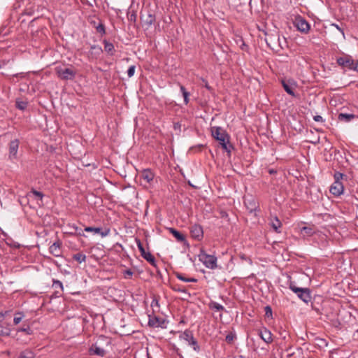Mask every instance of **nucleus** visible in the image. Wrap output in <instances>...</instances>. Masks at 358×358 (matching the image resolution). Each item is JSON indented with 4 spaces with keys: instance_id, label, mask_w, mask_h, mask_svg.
<instances>
[{
    "instance_id": "obj_1",
    "label": "nucleus",
    "mask_w": 358,
    "mask_h": 358,
    "mask_svg": "<svg viewBox=\"0 0 358 358\" xmlns=\"http://www.w3.org/2000/svg\"><path fill=\"white\" fill-rule=\"evenodd\" d=\"M211 133L213 137L219 142L222 149L230 156L234 146L230 143L229 135L220 127H212Z\"/></svg>"
},
{
    "instance_id": "obj_2",
    "label": "nucleus",
    "mask_w": 358,
    "mask_h": 358,
    "mask_svg": "<svg viewBox=\"0 0 358 358\" xmlns=\"http://www.w3.org/2000/svg\"><path fill=\"white\" fill-rule=\"evenodd\" d=\"M289 288L296 294L297 296L303 302L308 303L311 300L310 292L308 288L298 287L295 283L291 281L289 284Z\"/></svg>"
},
{
    "instance_id": "obj_3",
    "label": "nucleus",
    "mask_w": 358,
    "mask_h": 358,
    "mask_svg": "<svg viewBox=\"0 0 358 358\" xmlns=\"http://www.w3.org/2000/svg\"><path fill=\"white\" fill-rule=\"evenodd\" d=\"M180 338L186 341L189 345H191L193 350L196 352L200 350V347L193 336V333L191 330L186 329L180 335Z\"/></svg>"
},
{
    "instance_id": "obj_4",
    "label": "nucleus",
    "mask_w": 358,
    "mask_h": 358,
    "mask_svg": "<svg viewBox=\"0 0 358 358\" xmlns=\"http://www.w3.org/2000/svg\"><path fill=\"white\" fill-rule=\"evenodd\" d=\"M136 242L141 256L152 266L157 267V262L155 257L150 252L145 251L141 241L139 239H136Z\"/></svg>"
},
{
    "instance_id": "obj_5",
    "label": "nucleus",
    "mask_w": 358,
    "mask_h": 358,
    "mask_svg": "<svg viewBox=\"0 0 358 358\" xmlns=\"http://www.w3.org/2000/svg\"><path fill=\"white\" fill-rule=\"evenodd\" d=\"M141 21L142 25L145 27L146 29L150 27V26L155 22V15H153L149 10H142L141 12Z\"/></svg>"
},
{
    "instance_id": "obj_6",
    "label": "nucleus",
    "mask_w": 358,
    "mask_h": 358,
    "mask_svg": "<svg viewBox=\"0 0 358 358\" xmlns=\"http://www.w3.org/2000/svg\"><path fill=\"white\" fill-rule=\"evenodd\" d=\"M55 70L57 75L62 80H73L76 76V71L71 68L57 67Z\"/></svg>"
},
{
    "instance_id": "obj_7",
    "label": "nucleus",
    "mask_w": 358,
    "mask_h": 358,
    "mask_svg": "<svg viewBox=\"0 0 358 358\" xmlns=\"http://www.w3.org/2000/svg\"><path fill=\"white\" fill-rule=\"evenodd\" d=\"M200 260L202 261L203 264L208 268L215 269L217 268V257L214 255H207L203 253L200 255Z\"/></svg>"
},
{
    "instance_id": "obj_8",
    "label": "nucleus",
    "mask_w": 358,
    "mask_h": 358,
    "mask_svg": "<svg viewBox=\"0 0 358 358\" xmlns=\"http://www.w3.org/2000/svg\"><path fill=\"white\" fill-rule=\"evenodd\" d=\"M20 145L18 139L11 141L8 145V159L14 161L18 158L17 152Z\"/></svg>"
},
{
    "instance_id": "obj_9",
    "label": "nucleus",
    "mask_w": 358,
    "mask_h": 358,
    "mask_svg": "<svg viewBox=\"0 0 358 358\" xmlns=\"http://www.w3.org/2000/svg\"><path fill=\"white\" fill-rule=\"evenodd\" d=\"M294 24L297 30L303 34H307L310 28V24L300 16L295 18Z\"/></svg>"
},
{
    "instance_id": "obj_10",
    "label": "nucleus",
    "mask_w": 358,
    "mask_h": 358,
    "mask_svg": "<svg viewBox=\"0 0 358 358\" xmlns=\"http://www.w3.org/2000/svg\"><path fill=\"white\" fill-rule=\"evenodd\" d=\"M336 62L343 68H348V69L355 71V62L352 57L350 55H346L343 57L337 58Z\"/></svg>"
},
{
    "instance_id": "obj_11",
    "label": "nucleus",
    "mask_w": 358,
    "mask_h": 358,
    "mask_svg": "<svg viewBox=\"0 0 358 358\" xmlns=\"http://www.w3.org/2000/svg\"><path fill=\"white\" fill-rule=\"evenodd\" d=\"M282 85L285 90V91L292 96H296V94L294 92V88L296 87V83L292 80H282L281 81Z\"/></svg>"
},
{
    "instance_id": "obj_12",
    "label": "nucleus",
    "mask_w": 358,
    "mask_h": 358,
    "mask_svg": "<svg viewBox=\"0 0 358 358\" xmlns=\"http://www.w3.org/2000/svg\"><path fill=\"white\" fill-rule=\"evenodd\" d=\"M62 243L60 240H57L49 248V252L51 255L56 257H61L62 255Z\"/></svg>"
},
{
    "instance_id": "obj_13",
    "label": "nucleus",
    "mask_w": 358,
    "mask_h": 358,
    "mask_svg": "<svg viewBox=\"0 0 358 358\" xmlns=\"http://www.w3.org/2000/svg\"><path fill=\"white\" fill-rule=\"evenodd\" d=\"M190 234L193 238L201 240L203 236V228L199 224H194L190 227Z\"/></svg>"
},
{
    "instance_id": "obj_14",
    "label": "nucleus",
    "mask_w": 358,
    "mask_h": 358,
    "mask_svg": "<svg viewBox=\"0 0 358 358\" xmlns=\"http://www.w3.org/2000/svg\"><path fill=\"white\" fill-rule=\"evenodd\" d=\"M89 352L91 355H98L100 357H104L106 355V350L103 348H101V343H94L89 348Z\"/></svg>"
},
{
    "instance_id": "obj_15",
    "label": "nucleus",
    "mask_w": 358,
    "mask_h": 358,
    "mask_svg": "<svg viewBox=\"0 0 358 358\" xmlns=\"http://www.w3.org/2000/svg\"><path fill=\"white\" fill-rule=\"evenodd\" d=\"M344 190L343 185L341 182H334L331 187L330 192L334 196H340Z\"/></svg>"
},
{
    "instance_id": "obj_16",
    "label": "nucleus",
    "mask_w": 358,
    "mask_h": 358,
    "mask_svg": "<svg viewBox=\"0 0 358 358\" xmlns=\"http://www.w3.org/2000/svg\"><path fill=\"white\" fill-rule=\"evenodd\" d=\"M165 320L157 316L149 317L148 325L151 327H164Z\"/></svg>"
},
{
    "instance_id": "obj_17",
    "label": "nucleus",
    "mask_w": 358,
    "mask_h": 358,
    "mask_svg": "<svg viewBox=\"0 0 358 358\" xmlns=\"http://www.w3.org/2000/svg\"><path fill=\"white\" fill-rule=\"evenodd\" d=\"M85 231L87 232H94L95 234H99L101 237H106L110 234V229H106L104 231L102 230L100 227H87L85 228Z\"/></svg>"
},
{
    "instance_id": "obj_18",
    "label": "nucleus",
    "mask_w": 358,
    "mask_h": 358,
    "mask_svg": "<svg viewBox=\"0 0 358 358\" xmlns=\"http://www.w3.org/2000/svg\"><path fill=\"white\" fill-rule=\"evenodd\" d=\"M260 338L266 343H271L273 341L272 334L266 328L260 330L259 332Z\"/></svg>"
},
{
    "instance_id": "obj_19",
    "label": "nucleus",
    "mask_w": 358,
    "mask_h": 358,
    "mask_svg": "<svg viewBox=\"0 0 358 358\" xmlns=\"http://www.w3.org/2000/svg\"><path fill=\"white\" fill-rule=\"evenodd\" d=\"M269 224L271 227L273 229V230L277 232L280 233V231L279 230L282 227V223L280 221V220L278 218L277 216H271L270 218Z\"/></svg>"
},
{
    "instance_id": "obj_20",
    "label": "nucleus",
    "mask_w": 358,
    "mask_h": 358,
    "mask_svg": "<svg viewBox=\"0 0 358 358\" xmlns=\"http://www.w3.org/2000/svg\"><path fill=\"white\" fill-rule=\"evenodd\" d=\"M355 117L356 116L354 114L341 113L338 115V120L341 122H349L355 119Z\"/></svg>"
},
{
    "instance_id": "obj_21",
    "label": "nucleus",
    "mask_w": 358,
    "mask_h": 358,
    "mask_svg": "<svg viewBox=\"0 0 358 358\" xmlns=\"http://www.w3.org/2000/svg\"><path fill=\"white\" fill-rule=\"evenodd\" d=\"M141 178L148 182H150L154 178L153 173L149 169H145L142 171Z\"/></svg>"
},
{
    "instance_id": "obj_22",
    "label": "nucleus",
    "mask_w": 358,
    "mask_h": 358,
    "mask_svg": "<svg viewBox=\"0 0 358 358\" xmlns=\"http://www.w3.org/2000/svg\"><path fill=\"white\" fill-rule=\"evenodd\" d=\"M95 343H99V345L101 343V348H103L105 345H110L111 344V341L110 338L101 335L99 337L97 341Z\"/></svg>"
},
{
    "instance_id": "obj_23",
    "label": "nucleus",
    "mask_w": 358,
    "mask_h": 358,
    "mask_svg": "<svg viewBox=\"0 0 358 358\" xmlns=\"http://www.w3.org/2000/svg\"><path fill=\"white\" fill-rule=\"evenodd\" d=\"M169 231L177 239V241L180 242L185 241V236L182 234L180 232H179L178 230L175 229L174 228H169Z\"/></svg>"
},
{
    "instance_id": "obj_24",
    "label": "nucleus",
    "mask_w": 358,
    "mask_h": 358,
    "mask_svg": "<svg viewBox=\"0 0 358 358\" xmlns=\"http://www.w3.org/2000/svg\"><path fill=\"white\" fill-rule=\"evenodd\" d=\"M176 276L178 279L185 282H196L198 280L194 278H186L180 273H176Z\"/></svg>"
},
{
    "instance_id": "obj_25",
    "label": "nucleus",
    "mask_w": 358,
    "mask_h": 358,
    "mask_svg": "<svg viewBox=\"0 0 358 358\" xmlns=\"http://www.w3.org/2000/svg\"><path fill=\"white\" fill-rule=\"evenodd\" d=\"M104 50L108 54L113 55L114 53V45L113 43L108 42L107 41H103Z\"/></svg>"
},
{
    "instance_id": "obj_26",
    "label": "nucleus",
    "mask_w": 358,
    "mask_h": 358,
    "mask_svg": "<svg viewBox=\"0 0 358 358\" xmlns=\"http://www.w3.org/2000/svg\"><path fill=\"white\" fill-rule=\"evenodd\" d=\"M35 355L31 350H25L21 352L19 355L18 358H34Z\"/></svg>"
},
{
    "instance_id": "obj_27",
    "label": "nucleus",
    "mask_w": 358,
    "mask_h": 358,
    "mask_svg": "<svg viewBox=\"0 0 358 358\" xmlns=\"http://www.w3.org/2000/svg\"><path fill=\"white\" fill-rule=\"evenodd\" d=\"M86 255L82 252H78L73 255V259L78 263L85 262L86 261Z\"/></svg>"
},
{
    "instance_id": "obj_28",
    "label": "nucleus",
    "mask_w": 358,
    "mask_h": 358,
    "mask_svg": "<svg viewBox=\"0 0 358 358\" xmlns=\"http://www.w3.org/2000/svg\"><path fill=\"white\" fill-rule=\"evenodd\" d=\"M209 308L212 310H215L217 311H221L224 310V308L222 305L215 301H211L209 303Z\"/></svg>"
},
{
    "instance_id": "obj_29",
    "label": "nucleus",
    "mask_w": 358,
    "mask_h": 358,
    "mask_svg": "<svg viewBox=\"0 0 358 358\" xmlns=\"http://www.w3.org/2000/svg\"><path fill=\"white\" fill-rule=\"evenodd\" d=\"M24 317V315L22 312H18L15 314L14 318H13V323L15 325L18 324L22 319Z\"/></svg>"
},
{
    "instance_id": "obj_30",
    "label": "nucleus",
    "mask_w": 358,
    "mask_h": 358,
    "mask_svg": "<svg viewBox=\"0 0 358 358\" xmlns=\"http://www.w3.org/2000/svg\"><path fill=\"white\" fill-rule=\"evenodd\" d=\"M180 89L184 97V102L185 104H187L189 103V93L186 90L185 87L183 85H180Z\"/></svg>"
},
{
    "instance_id": "obj_31",
    "label": "nucleus",
    "mask_w": 358,
    "mask_h": 358,
    "mask_svg": "<svg viewBox=\"0 0 358 358\" xmlns=\"http://www.w3.org/2000/svg\"><path fill=\"white\" fill-rule=\"evenodd\" d=\"M236 338V334L234 331H230L225 338V341L227 343L231 344L234 341Z\"/></svg>"
},
{
    "instance_id": "obj_32",
    "label": "nucleus",
    "mask_w": 358,
    "mask_h": 358,
    "mask_svg": "<svg viewBox=\"0 0 358 358\" xmlns=\"http://www.w3.org/2000/svg\"><path fill=\"white\" fill-rule=\"evenodd\" d=\"M10 334V329L8 327H4L0 325V336H9Z\"/></svg>"
},
{
    "instance_id": "obj_33",
    "label": "nucleus",
    "mask_w": 358,
    "mask_h": 358,
    "mask_svg": "<svg viewBox=\"0 0 358 358\" xmlns=\"http://www.w3.org/2000/svg\"><path fill=\"white\" fill-rule=\"evenodd\" d=\"M172 289L177 292L187 293L185 288L180 285H174L172 287Z\"/></svg>"
},
{
    "instance_id": "obj_34",
    "label": "nucleus",
    "mask_w": 358,
    "mask_h": 358,
    "mask_svg": "<svg viewBox=\"0 0 358 358\" xmlns=\"http://www.w3.org/2000/svg\"><path fill=\"white\" fill-rule=\"evenodd\" d=\"M17 332H24L27 335H31L32 334V330L31 328L27 326V327H20L17 329Z\"/></svg>"
},
{
    "instance_id": "obj_35",
    "label": "nucleus",
    "mask_w": 358,
    "mask_h": 358,
    "mask_svg": "<svg viewBox=\"0 0 358 358\" xmlns=\"http://www.w3.org/2000/svg\"><path fill=\"white\" fill-rule=\"evenodd\" d=\"M95 28L98 33H99L102 35L105 34L106 29H105V26L103 23H99L97 26L95 27Z\"/></svg>"
},
{
    "instance_id": "obj_36",
    "label": "nucleus",
    "mask_w": 358,
    "mask_h": 358,
    "mask_svg": "<svg viewBox=\"0 0 358 358\" xmlns=\"http://www.w3.org/2000/svg\"><path fill=\"white\" fill-rule=\"evenodd\" d=\"M265 310V316L268 318H272L273 317V313H272V308L270 306H266L264 308Z\"/></svg>"
},
{
    "instance_id": "obj_37",
    "label": "nucleus",
    "mask_w": 358,
    "mask_h": 358,
    "mask_svg": "<svg viewBox=\"0 0 358 358\" xmlns=\"http://www.w3.org/2000/svg\"><path fill=\"white\" fill-rule=\"evenodd\" d=\"M344 176H345L340 172H335L334 175V182H341V180L343 178Z\"/></svg>"
},
{
    "instance_id": "obj_38",
    "label": "nucleus",
    "mask_w": 358,
    "mask_h": 358,
    "mask_svg": "<svg viewBox=\"0 0 358 358\" xmlns=\"http://www.w3.org/2000/svg\"><path fill=\"white\" fill-rule=\"evenodd\" d=\"M16 106L18 109L24 110L27 106V103L25 101H16Z\"/></svg>"
},
{
    "instance_id": "obj_39",
    "label": "nucleus",
    "mask_w": 358,
    "mask_h": 358,
    "mask_svg": "<svg viewBox=\"0 0 358 358\" xmlns=\"http://www.w3.org/2000/svg\"><path fill=\"white\" fill-rule=\"evenodd\" d=\"M128 20L130 22H136L137 20V15L135 11H132L131 13L128 14Z\"/></svg>"
},
{
    "instance_id": "obj_40",
    "label": "nucleus",
    "mask_w": 358,
    "mask_h": 358,
    "mask_svg": "<svg viewBox=\"0 0 358 358\" xmlns=\"http://www.w3.org/2000/svg\"><path fill=\"white\" fill-rule=\"evenodd\" d=\"M136 66L134 65H131L127 70V76L129 78L132 77L135 73Z\"/></svg>"
},
{
    "instance_id": "obj_41",
    "label": "nucleus",
    "mask_w": 358,
    "mask_h": 358,
    "mask_svg": "<svg viewBox=\"0 0 358 358\" xmlns=\"http://www.w3.org/2000/svg\"><path fill=\"white\" fill-rule=\"evenodd\" d=\"M31 193L38 197L40 200H42L43 197V194L41 192L37 191L34 189H31Z\"/></svg>"
},
{
    "instance_id": "obj_42",
    "label": "nucleus",
    "mask_w": 358,
    "mask_h": 358,
    "mask_svg": "<svg viewBox=\"0 0 358 358\" xmlns=\"http://www.w3.org/2000/svg\"><path fill=\"white\" fill-rule=\"evenodd\" d=\"M52 286L55 288H60L61 290H63V285L62 282L58 280H53V284Z\"/></svg>"
},
{
    "instance_id": "obj_43",
    "label": "nucleus",
    "mask_w": 358,
    "mask_h": 358,
    "mask_svg": "<svg viewBox=\"0 0 358 358\" xmlns=\"http://www.w3.org/2000/svg\"><path fill=\"white\" fill-rule=\"evenodd\" d=\"M134 272L131 269H127L124 271V277L126 279H129L133 275Z\"/></svg>"
},
{
    "instance_id": "obj_44",
    "label": "nucleus",
    "mask_w": 358,
    "mask_h": 358,
    "mask_svg": "<svg viewBox=\"0 0 358 358\" xmlns=\"http://www.w3.org/2000/svg\"><path fill=\"white\" fill-rule=\"evenodd\" d=\"M201 80L203 82V83L204 84V87L208 90V91H212L213 90V88L208 85V81L204 79V78H201Z\"/></svg>"
},
{
    "instance_id": "obj_45",
    "label": "nucleus",
    "mask_w": 358,
    "mask_h": 358,
    "mask_svg": "<svg viewBox=\"0 0 358 358\" xmlns=\"http://www.w3.org/2000/svg\"><path fill=\"white\" fill-rule=\"evenodd\" d=\"M331 26L334 27L336 29H338L342 34V35L343 36H345L343 29L341 28L338 24L333 23V24H331Z\"/></svg>"
},
{
    "instance_id": "obj_46",
    "label": "nucleus",
    "mask_w": 358,
    "mask_h": 358,
    "mask_svg": "<svg viewBox=\"0 0 358 358\" xmlns=\"http://www.w3.org/2000/svg\"><path fill=\"white\" fill-rule=\"evenodd\" d=\"M90 49L91 50H96L98 54L102 52L101 48L96 45H92Z\"/></svg>"
},
{
    "instance_id": "obj_47",
    "label": "nucleus",
    "mask_w": 358,
    "mask_h": 358,
    "mask_svg": "<svg viewBox=\"0 0 358 358\" xmlns=\"http://www.w3.org/2000/svg\"><path fill=\"white\" fill-rule=\"evenodd\" d=\"M301 231H304L307 234H309V235L312 234V229L311 228L304 227L302 228Z\"/></svg>"
},
{
    "instance_id": "obj_48",
    "label": "nucleus",
    "mask_w": 358,
    "mask_h": 358,
    "mask_svg": "<svg viewBox=\"0 0 358 358\" xmlns=\"http://www.w3.org/2000/svg\"><path fill=\"white\" fill-rule=\"evenodd\" d=\"M313 120L315 121V122H324V119L323 117L321 116V115H315L313 117Z\"/></svg>"
},
{
    "instance_id": "obj_49",
    "label": "nucleus",
    "mask_w": 358,
    "mask_h": 358,
    "mask_svg": "<svg viewBox=\"0 0 358 358\" xmlns=\"http://www.w3.org/2000/svg\"><path fill=\"white\" fill-rule=\"evenodd\" d=\"M332 324L336 327H338L341 326V322L338 320H333Z\"/></svg>"
},
{
    "instance_id": "obj_50",
    "label": "nucleus",
    "mask_w": 358,
    "mask_h": 358,
    "mask_svg": "<svg viewBox=\"0 0 358 358\" xmlns=\"http://www.w3.org/2000/svg\"><path fill=\"white\" fill-rule=\"evenodd\" d=\"M13 77H18V76H20L21 78H24V73H15L13 75H12Z\"/></svg>"
},
{
    "instance_id": "obj_51",
    "label": "nucleus",
    "mask_w": 358,
    "mask_h": 358,
    "mask_svg": "<svg viewBox=\"0 0 358 358\" xmlns=\"http://www.w3.org/2000/svg\"><path fill=\"white\" fill-rule=\"evenodd\" d=\"M310 143L316 145L320 143V138L317 137L316 139H313V141H310Z\"/></svg>"
},
{
    "instance_id": "obj_52",
    "label": "nucleus",
    "mask_w": 358,
    "mask_h": 358,
    "mask_svg": "<svg viewBox=\"0 0 358 358\" xmlns=\"http://www.w3.org/2000/svg\"><path fill=\"white\" fill-rule=\"evenodd\" d=\"M310 143L316 145L320 143V138L317 137L316 139H313V141H310Z\"/></svg>"
},
{
    "instance_id": "obj_53",
    "label": "nucleus",
    "mask_w": 358,
    "mask_h": 358,
    "mask_svg": "<svg viewBox=\"0 0 358 358\" xmlns=\"http://www.w3.org/2000/svg\"><path fill=\"white\" fill-rule=\"evenodd\" d=\"M76 234H77L78 235H83V231L80 228H78V227H76Z\"/></svg>"
},
{
    "instance_id": "obj_54",
    "label": "nucleus",
    "mask_w": 358,
    "mask_h": 358,
    "mask_svg": "<svg viewBox=\"0 0 358 358\" xmlns=\"http://www.w3.org/2000/svg\"><path fill=\"white\" fill-rule=\"evenodd\" d=\"M278 41L279 43V45L281 48H283V46H282V42L280 41V38L279 36H278Z\"/></svg>"
},
{
    "instance_id": "obj_55",
    "label": "nucleus",
    "mask_w": 358,
    "mask_h": 358,
    "mask_svg": "<svg viewBox=\"0 0 358 358\" xmlns=\"http://www.w3.org/2000/svg\"><path fill=\"white\" fill-rule=\"evenodd\" d=\"M355 71L358 72V60L357 61L356 64H355Z\"/></svg>"
},
{
    "instance_id": "obj_56",
    "label": "nucleus",
    "mask_w": 358,
    "mask_h": 358,
    "mask_svg": "<svg viewBox=\"0 0 358 358\" xmlns=\"http://www.w3.org/2000/svg\"><path fill=\"white\" fill-rule=\"evenodd\" d=\"M154 304L157 306L158 305V301L157 300H153L152 302L151 306H154Z\"/></svg>"
},
{
    "instance_id": "obj_57",
    "label": "nucleus",
    "mask_w": 358,
    "mask_h": 358,
    "mask_svg": "<svg viewBox=\"0 0 358 358\" xmlns=\"http://www.w3.org/2000/svg\"><path fill=\"white\" fill-rule=\"evenodd\" d=\"M241 258L242 259H246V257H245V255H242L241 256Z\"/></svg>"
},
{
    "instance_id": "obj_58",
    "label": "nucleus",
    "mask_w": 358,
    "mask_h": 358,
    "mask_svg": "<svg viewBox=\"0 0 358 358\" xmlns=\"http://www.w3.org/2000/svg\"><path fill=\"white\" fill-rule=\"evenodd\" d=\"M222 217L227 216V213H225V212H224V213H222Z\"/></svg>"
},
{
    "instance_id": "obj_59",
    "label": "nucleus",
    "mask_w": 358,
    "mask_h": 358,
    "mask_svg": "<svg viewBox=\"0 0 358 358\" xmlns=\"http://www.w3.org/2000/svg\"><path fill=\"white\" fill-rule=\"evenodd\" d=\"M3 315H4V314H3V313H0V317H3Z\"/></svg>"
},
{
    "instance_id": "obj_60",
    "label": "nucleus",
    "mask_w": 358,
    "mask_h": 358,
    "mask_svg": "<svg viewBox=\"0 0 358 358\" xmlns=\"http://www.w3.org/2000/svg\"><path fill=\"white\" fill-rule=\"evenodd\" d=\"M149 358H152V357H149Z\"/></svg>"
}]
</instances>
